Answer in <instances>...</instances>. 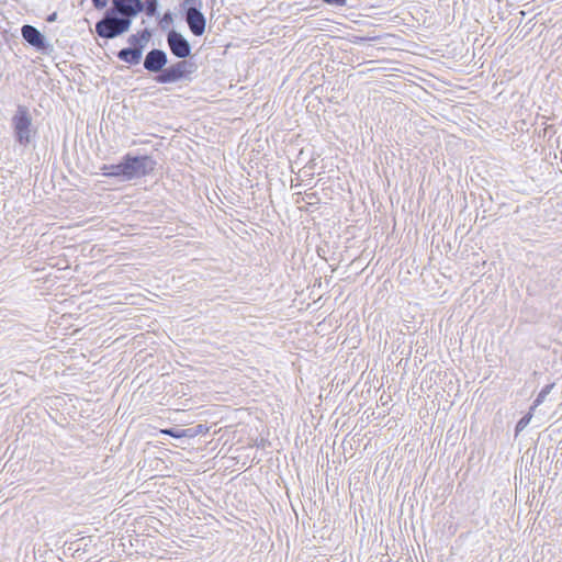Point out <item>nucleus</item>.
<instances>
[{
  "instance_id": "2",
  "label": "nucleus",
  "mask_w": 562,
  "mask_h": 562,
  "mask_svg": "<svg viewBox=\"0 0 562 562\" xmlns=\"http://www.w3.org/2000/svg\"><path fill=\"white\" fill-rule=\"evenodd\" d=\"M157 166V161L149 155H134L126 153L116 164H103L99 169L106 178H113L120 182L150 176Z\"/></svg>"
},
{
  "instance_id": "17",
  "label": "nucleus",
  "mask_w": 562,
  "mask_h": 562,
  "mask_svg": "<svg viewBox=\"0 0 562 562\" xmlns=\"http://www.w3.org/2000/svg\"><path fill=\"white\" fill-rule=\"evenodd\" d=\"M92 1V4L93 7L97 9V10H103L106 8L108 3H109V0H91Z\"/></svg>"
},
{
  "instance_id": "14",
  "label": "nucleus",
  "mask_w": 562,
  "mask_h": 562,
  "mask_svg": "<svg viewBox=\"0 0 562 562\" xmlns=\"http://www.w3.org/2000/svg\"><path fill=\"white\" fill-rule=\"evenodd\" d=\"M173 23V14L171 11H166L159 20V26L166 31Z\"/></svg>"
},
{
  "instance_id": "15",
  "label": "nucleus",
  "mask_w": 562,
  "mask_h": 562,
  "mask_svg": "<svg viewBox=\"0 0 562 562\" xmlns=\"http://www.w3.org/2000/svg\"><path fill=\"white\" fill-rule=\"evenodd\" d=\"M161 432L164 435H167L175 439H181V438H183V435H184V432L182 431V428H179V427L166 428V429H162Z\"/></svg>"
},
{
  "instance_id": "7",
  "label": "nucleus",
  "mask_w": 562,
  "mask_h": 562,
  "mask_svg": "<svg viewBox=\"0 0 562 562\" xmlns=\"http://www.w3.org/2000/svg\"><path fill=\"white\" fill-rule=\"evenodd\" d=\"M168 64V55L164 49L153 48L145 55L143 67L148 72L161 75Z\"/></svg>"
},
{
  "instance_id": "16",
  "label": "nucleus",
  "mask_w": 562,
  "mask_h": 562,
  "mask_svg": "<svg viewBox=\"0 0 562 562\" xmlns=\"http://www.w3.org/2000/svg\"><path fill=\"white\" fill-rule=\"evenodd\" d=\"M193 429H194V435L199 436V435H205L210 428H209V426H206L204 424H199V425L193 426Z\"/></svg>"
},
{
  "instance_id": "12",
  "label": "nucleus",
  "mask_w": 562,
  "mask_h": 562,
  "mask_svg": "<svg viewBox=\"0 0 562 562\" xmlns=\"http://www.w3.org/2000/svg\"><path fill=\"white\" fill-rule=\"evenodd\" d=\"M553 383L552 384H547L546 386H543L541 389V391L538 393L537 397L535 398L532 405H531V411H533L536 407H538L539 405H541L547 395L551 392L552 387H553Z\"/></svg>"
},
{
  "instance_id": "4",
  "label": "nucleus",
  "mask_w": 562,
  "mask_h": 562,
  "mask_svg": "<svg viewBox=\"0 0 562 562\" xmlns=\"http://www.w3.org/2000/svg\"><path fill=\"white\" fill-rule=\"evenodd\" d=\"M179 7L190 32L194 36H202L206 27V19L202 12V0H183Z\"/></svg>"
},
{
  "instance_id": "8",
  "label": "nucleus",
  "mask_w": 562,
  "mask_h": 562,
  "mask_svg": "<svg viewBox=\"0 0 562 562\" xmlns=\"http://www.w3.org/2000/svg\"><path fill=\"white\" fill-rule=\"evenodd\" d=\"M23 40L37 50H46L49 47L45 35L35 26L25 24L21 29Z\"/></svg>"
},
{
  "instance_id": "3",
  "label": "nucleus",
  "mask_w": 562,
  "mask_h": 562,
  "mask_svg": "<svg viewBox=\"0 0 562 562\" xmlns=\"http://www.w3.org/2000/svg\"><path fill=\"white\" fill-rule=\"evenodd\" d=\"M195 63L180 59L166 66L161 75H156L154 80L160 85L176 83L179 81H191L192 75L196 71Z\"/></svg>"
},
{
  "instance_id": "1",
  "label": "nucleus",
  "mask_w": 562,
  "mask_h": 562,
  "mask_svg": "<svg viewBox=\"0 0 562 562\" xmlns=\"http://www.w3.org/2000/svg\"><path fill=\"white\" fill-rule=\"evenodd\" d=\"M136 1L112 0L111 7L94 25L97 35L104 40H113L128 32L137 16Z\"/></svg>"
},
{
  "instance_id": "5",
  "label": "nucleus",
  "mask_w": 562,
  "mask_h": 562,
  "mask_svg": "<svg viewBox=\"0 0 562 562\" xmlns=\"http://www.w3.org/2000/svg\"><path fill=\"white\" fill-rule=\"evenodd\" d=\"M15 140L21 146H27L31 142L32 117L24 105H19L12 117Z\"/></svg>"
},
{
  "instance_id": "13",
  "label": "nucleus",
  "mask_w": 562,
  "mask_h": 562,
  "mask_svg": "<svg viewBox=\"0 0 562 562\" xmlns=\"http://www.w3.org/2000/svg\"><path fill=\"white\" fill-rule=\"evenodd\" d=\"M532 412L529 411L527 414H525L516 424L515 426V436H518L530 423L532 418Z\"/></svg>"
},
{
  "instance_id": "19",
  "label": "nucleus",
  "mask_w": 562,
  "mask_h": 562,
  "mask_svg": "<svg viewBox=\"0 0 562 562\" xmlns=\"http://www.w3.org/2000/svg\"><path fill=\"white\" fill-rule=\"evenodd\" d=\"M182 431L184 432L183 438H193V437H195L193 427L182 428Z\"/></svg>"
},
{
  "instance_id": "9",
  "label": "nucleus",
  "mask_w": 562,
  "mask_h": 562,
  "mask_svg": "<svg viewBox=\"0 0 562 562\" xmlns=\"http://www.w3.org/2000/svg\"><path fill=\"white\" fill-rule=\"evenodd\" d=\"M143 53L144 52H142L140 49L130 45L128 47L120 49L116 53V57L131 66H135L140 63L143 58Z\"/></svg>"
},
{
  "instance_id": "11",
  "label": "nucleus",
  "mask_w": 562,
  "mask_h": 562,
  "mask_svg": "<svg viewBox=\"0 0 562 562\" xmlns=\"http://www.w3.org/2000/svg\"><path fill=\"white\" fill-rule=\"evenodd\" d=\"M137 15L145 12L147 16H156L158 14V0H137Z\"/></svg>"
},
{
  "instance_id": "20",
  "label": "nucleus",
  "mask_w": 562,
  "mask_h": 562,
  "mask_svg": "<svg viewBox=\"0 0 562 562\" xmlns=\"http://www.w3.org/2000/svg\"><path fill=\"white\" fill-rule=\"evenodd\" d=\"M57 19V12H53L47 16V22H55Z\"/></svg>"
},
{
  "instance_id": "6",
  "label": "nucleus",
  "mask_w": 562,
  "mask_h": 562,
  "mask_svg": "<svg viewBox=\"0 0 562 562\" xmlns=\"http://www.w3.org/2000/svg\"><path fill=\"white\" fill-rule=\"evenodd\" d=\"M167 45L170 53L178 59L188 60L187 58L192 54L190 42L175 29L167 32Z\"/></svg>"
},
{
  "instance_id": "10",
  "label": "nucleus",
  "mask_w": 562,
  "mask_h": 562,
  "mask_svg": "<svg viewBox=\"0 0 562 562\" xmlns=\"http://www.w3.org/2000/svg\"><path fill=\"white\" fill-rule=\"evenodd\" d=\"M151 36H153L151 30L145 27L135 34H131L127 38V43H128V45L136 47V48L140 49L142 52H144V49H145L147 43L150 41Z\"/></svg>"
},
{
  "instance_id": "18",
  "label": "nucleus",
  "mask_w": 562,
  "mask_h": 562,
  "mask_svg": "<svg viewBox=\"0 0 562 562\" xmlns=\"http://www.w3.org/2000/svg\"><path fill=\"white\" fill-rule=\"evenodd\" d=\"M323 2L329 4V5H335V7H344L346 5V0H322Z\"/></svg>"
}]
</instances>
